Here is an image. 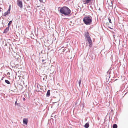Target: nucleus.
<instances>
[{
  "label": "nucleus",
  "mask_w": 128,
  "mask_h": 128,
  "mask_svg": "<svg viewBox=\"0 0 128 128\" xmlns=\"http://www.w3.org/2000/svg\"><path fill=\"white\" fill-rule=\"evenodd\" d=\"M10 5L9 7V8L8 10L6 12H4L3 14V16H6L8 14H9L10 13Z\"/></svg>",
  "instance_id": "obj_3"
},
{
  "label": "nucleus",
  "mask_w": 128,
  "mask_h": 128,
  "mask_svg": "<svg viewBox=\"0 0 128 128\" xmlns=\"http://www.w3.org/2000/svg\"><path fill=\"white\" fill-rule=\"evenodd\" d=\"M81 82V80H80L78 82L79 85L80 87V83Z\"/></svg>",
  "instance_id": "obj_15"
},
{
  "label": "nucleus",
  "mask_w": 128,
  "mask_h": 128,
  "mask_svg": "<svg viewBox=\"0 0 128 128\" xmlns=\"http://www.w3.org/2000/svg\"><path fill=\"white\" fill-rule=\"evenodd\" d=\"M17 4L21 8L22 7V1L18 0L17 2Z\"/></svg>",
  "instance_id": "obj_6"
},
{
  "label": "nucleus",
  "mask_w": 128,
  "mask_h": 128,
  "mask_svg": "<svg viewBox=\"0 0 128 128\" xmlns=\"http://www.w3.org/2000/svg\"><path fill=\"white\" fill-rule=\"evenodd\" d=\"M28 120L27 118H24L23 120V123L24 124H27L28 122Z\"/></svg>",
  "instance_id": "obj_7"
},
{
  "label": "nucleus",
  "mask_w": 128,
  "mask_h": 128,
  "mask_svg": "<svg viewBox=\"0 0 128 128\" xmlns=\"http://www.w3.org/2000/svg\"><path fill=\"white\" fill-rule=\"evenodd\" d=\"M60 13L65 16H68L71 12V10L68 7L63 6L60 8Z\"/></svg>",
  "instance_id": "obj_1"
},
{
  "label": "nucleus",
  "mask_w": 128,
  "mask_h": 128,
  "mask_svg": "<svg viewBox=\"0 0 128 128\" xmlns=\"http://www.w3.org/2000/svg\"><path fill=\"white\" fill-rule=\"evenodd\" d=\"M87 39L88 42L89 46L90 47H91L92 46V40L90 38H87Z\"/></svg>",
  "instance_id": "obj_4"
},
{
  "label": "nucleus",
  "mask_w": 128,
  "mask_h": 128,
  "mask_svg": "<svg viewBox=\"0 0 128 128\" xmlns=\"http://www.w3.org/2000/svg\"><path fill=\"white\" fill-rule=\"evenodd\" d=\"M108 20H109V22L110 23H112V22H111V20L110 19V18H108Z\"/></svg>",
  "instance_id": "obj_18"
},
{
  "label": "nucleus",
  "mask_w": 128,
  "mask_h": 128,
  "mask_svg": "<svg viewBox=\"0 0 128 128\" xmlns=\"http://www.w3.org/2000/svg\"><path fill=\"white\" fill-rule=\"evenodd\" d=\"M85 36L86 38L87 39L90 38L89 36V33L88 32H86L85 33Z\"/></svg>",
  "instance_id": "obj_8"
},
{
  "label": "nucleus",
  "mask_w": 128,
  "mask_h": 128,
  "mask_svg": "<svg viewBox=\"0 0 128 128\" xmlns=\"http://www.w3.org/2000/svg\"><path fill=\"white\" fill-rule=\"evenodd\" d=\"M91 0H82V2L84 4H88L90 2Z\"/></svg>",
  "instance_id": "obj_5"
},
{
  "label": "nucleus",
  "mask_w": 128,
  "mask_h": 128,
  "mask_svg": "<svg viewBox=\"0 0 128 128\" xmlns=\"http://www.w3.org/2000/svg\"><path fill=\"white\" fill-rule=\"evenodd\" d=\"M15 106H20V103H18L17 102V100H16L15 103Z\"/></svg>",
  "instance_id": "obj_12"
},
{
  "label": "nucleus",
  "mask_w": 128,
  "mask_h": 128,
  "mask_svg": "<svg viewBox=\"0 0 128 128\" xmlns=\"http://www.w3.org/2000/svg\"><path fill=\"white\" fill-rule=\"evenodd\" d=\"M46 62H44V63H43V64H46Z\"/></svg>",
  "instance_id": "obj_21"
},
{
  "label": "nucleus",
  "mask_w": 128,
  "mask_h": 128,
  "mask_svg": "<svg viewBox=\"0 0 128 128\" xmlns=\"http://www.w3.org/2000/svg\"><path fill=\"white\" fill-rule=\"evenodd\" d=\"M9 30V28L7 27L4 30V33H6Z\"/></svg>",
  "instance_id": "obj_9"
},
{
  "label": "nucleus",
  "mask_w": 128,
  "mask_h": 128,
  "mask_svg": "<svg viewBox=\"0 0 128 128\" xmlns=\"http://www.w3.org/2000/svg\"><path fill=\"white\" fill-rule=\"evenodd\" d=\"M23 100L24 101H25L26 100L25 98H24Z\"/></svg>",
  "instance_id": "obj_22"
},
{
  "label": "nucleus",
  "mask_w": 128,
  "mask_h": 128,
  "mask_svg": "<svg viewBox=\"0 0 128 128\" xmlns=\"http://www.w3.org/2000/svg\"><path fill=\"white\" fill-rule=\"evenodd\" d=\"M12 21H10L8 23V25L9 26L12 23Z\"/></svg>",
  "instance_id": "obj_16"
},
{
  "label": "nucleus",
  "mask_w": 128,
  "mask_h": 128,
  "mask_svg": "<svg viewBox=\"0 0 128 128\" xmlns=\"http://www.w3.org/2000/svg\"><path fill=\"white\" fill-rule=\"evenodd\" d=\"M45 60H42V62H44V61H45Z\"/></svg>",
  "instance_id": "obj_23"
},
{
  "label": "nucleus",
  "mask_w": 128,
  "mask_h": 128,
  "mask_svg": "<svg viewBox=\"0 0 128 128\" xmlns=\"http://www.w3.org/2000/svg\"><path fill=\"white\" fill-rule=\"evenodd\" d=\"M5 82L8 84H10V82L8 80H5Z\"/></svg>",
  "instance_id": "obj_14"
},
{
  "label": "nucleus",
  "mask_w": 128,
  "mask_h": 128,
  "mask_svg": "<svg viewBox=\"0 0 128 128\" xmlns=\"http://www.w3.org/2000/svg\"><path fill=\"white\" fill-rule=\"evenodd\" d=\"M4 46H7V44H6V43H5V44L4 43Z\"/></svg>",
  "instance_id": "obj_17"
},
{
  "label": "nucleus",
  "mask_w": 128,
  "mask_h": 128,
  "mask_svg": "<svg viewBox=\"0 0 128 128\" xmlns=\"http://www.w3.org/2000/svg\"><path fill=\"white\" fill-rule=\"evenodd\" d=\"M113 128H117V126L116 124H114L112 126Z\"/></svg>",
  "instance_id": "obj_13"
},
{
  "label": "nucleus",
  "mask_w": 128,
  "mask_h": 128,
  "mask_svg": "<svg viewBox=\"0 0 128 128\" xmlns=\"http://www.w3.org/2000/svg\"><path fill=\"white\" fill-rule=\"evenodd\" d=\"M50 90H48L46 94V96H50Z\"/></svg>",
  "instance_id": "obj_11"
},
{
  "label": "nucleus",
  "mask_w": 128,
  "mask_h": 128,
  "mask_svg": "<svg viewBox=\"0 0 128 128\" xmlns=\"http://www.w3.org/2000/svg\"><path fill=\"white\" fill-rule=\"evenodd\" d=\"M92 17L91 16H86L84 18L83 21L86 25H90L92 23Z\"/></svg>",
  "instance_id": "obj_2"
},
{
  "label": "nucleus",
  "mask_w": 128,
  "mask_h": 128,
  "mask_svg": "<svg viewBox=\"0 0 128 128\" xmlns=\"http://www.w3.org/2000/svg\"><path fill=\"white\" fill-rule=\"evenodd\" d=\"M117 80V79H116V80H114V81H115L116 80Z\"/></svg>",
  "instance_id": "obj_24"
},
{
  "label": "nucleus",
  "mask_w": 128,
  "mask_h": 128,
  "mask_svg": "<svg viewBox=\"0 0 128 128\" xmlns=\"http://www.w3.org/2000/svg\"><path fill=\"white\" fill-rule=\"evenodd\" d=\"M40 2H43V1L42 0H40Z\"/></svg>",
  "instance_id": "obj_20"
},
{
  "label": "nucleus",
  "mask_w": 128,
  "mask_h": 128,
  "mask_svg": "<svg viewBox=\"0 0 128 128\" xmlns=\"http://www.w3.org/2000/svg\"><path fill=\"white\" fill-rule=\"evenodd\" d=\"M10 73L9 72H8L7 73V75H10Z\"/></svg>",
  "instance_id": "obj_19"
},
{
  "label": "nucleus",
  "mask_w": 128,
  "mask_h": 128,
  "mask_svg": "<svg viewBox=\"0 0 128 128\" xmlns=\"http://www.w3.org/2000/svg\"><path fill=\"white\" fill-rule=\"evenodd\" d=\"M89 126V124L88 123H86L84 125V127L86 128H88Z\"/></svg>",
  "instance_id": "obj_10"
}]
</instances>
